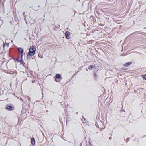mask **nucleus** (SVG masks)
Instances as JSON below:
<instances>
[{"mask_svg": "<svg viewBox=\"0 0 146 146\" xmlns=\"http://www.w3.org/2000/svg\"><path fill=\"white\" fill-rule=\"evenodd\" d=\"M18 50L19 52V56L18 58L19 59L20 56L21 60H19V61H21L22 60V58L23 56V50L21 48H18Z\"/></svg>", "mask_w": 146, "mask_h": 146, "instance_id": "1", "label": "nucleus"}, {"mask_svg": "<svg viewBox=\"0 0 146 146\" xmlns=\"http://www.w3.org/2000/svg\"><path fill=\"white\" fill-rule=\"evenodd\" d=\"M35 52H34L33 51H29V52L27 56V58L29 59L31 57L34 56V55L35 54Z\"/></svg>", "mask_w": 146, "mask_h": 146, "instance_id": "2", "label": "nucleus"}, {"mask_svg": "<svg viewBox=\"0 0 146 146\" xmlns=\"http://www.w3.org/2000/svg\"><path fill=\"white\" fill-rule=\"evenodd\" d=\"M5 109L11 111L14 110V108L9 105H7L6 106Z\"/></svg>", "mask_w": 146, "mask_h": 146, "instance_id": "3", "label": "nucleus"}, {"mask_svg": "<svg viewBox=\"0 0 146 146\" xmlns=\"http://www.w3.org/2000/svg\"><path fill=\"white\" fill-rule=\"evenodd\" d=\"M56 78H55V81H56L57 82H59L60 81V80H59V79L60 78H61V75L59 74H57L56 75Z\"/></svg>", "mask_w": 146, "mask_h": 146, "instance_id": "4", "label": "nucleus"}, {"mask_svg": "<svg viewBox=\"0 0 146 146\" xmlns=\"http://www.w3.org/2000/svg\"><path fill=\"white\" fill-rule=\"evenodd\" d=\"M70 33L69 31H67L65 32V37L67 39L70 38Z\"/></svg>", "mask_w": 146, "mask_h": 146, "instance_id": "5", "label": "nucleus"}, {"mask_svg": "<svg viewBox=\"0 0 146 146\" xmlns=\"http://www.w3.org/2000/svg\"><path fill=\"white\" fill-rule=\"evenodd\" d=\"M36 50V48H34L33 46H31L30 47V49H29V51H34L35 52Z\"/></svg>", "mask_w": 146, "mask_h": 146, "instance_id": "6", "label": "nucleus"}, {"mask_svg": "<svg viewBox=\"0 0 146 146\" xmlns=\"http://www.w3.org/2000/svg\"><path fill=\"white\" fill-rule=\"evenodd\" d=\"M31 143L33 146H34L35 145V141L34 138H32L31 139Z\"/></svg>", "mask_w": 146, "mask_h": 146, "instance_id": "7", "label": "nucleus"}, {"mask_svg": "<svg viewBox=\"0 0 146 146\" xmlns=\"http://www.w3.org/2000/svg\"><path fill=\"white\" fill-rule=\"evenodd\" d=\"M88 68V69H89V70H91L93 68L94 69H95L96 68V66H95L94 65H90L89 67Z\"/></svg>", "mask_w": 146, "mask_h": 146, "instance_id": "8", "label": "nucleus"}, {"mask_svg": "<svg viewBox=\"0 0 146 146\" xmlns=\"http://www.w3.org/2000/svg\"><path fill=\"white\" fill-rule=\"evenodd\" d=\"M131 62H127L126 63V64H125L124 65V66L125 67H127L129 65H130L131 64Z\"/></svg>", "mask_w": 146, "mask_h": 146, "instance_id": "9", "label": "nucleus"}, {"mask_svg": "<svg viewBox=\"0 0 146 146\" xmlns=\"http://www.w3.org/2000/svg\"><path fill=\"white\" fill-rule=\"evenodd\" d=\"M9 46V43H5L3 45V47H4L5 46H6L7 47H8Z\"/></svg>", "mask_w": 146, "mask_h": 146, "instance_id": "10", "label": "nucleus"}, {"mask_svg": "<svg viewBox=\"0 0 146 146\" xmlns=\"http://www.w3.org/2000/svg\"><path fill=\"white\" fill-rule=\"evenodd\" d=\"M142 77L144 79L146 80V74L142 76Z\"/></svg>", "mask_w": 146, "mask_h": 146, "instance_id": "11", "label": "nucleus"}, {"mask_svg": "<svg viewBox=\"0 0 146 146\" xmlns=\"http://www.w3.org/2000/svg\"><path fill=\"white\" fill-rule=\"evenodd\" d=\"M27 99L29 101H30V98L29 97H27Z\"/></svg>", "mask_w": 146, "mask_h": 146, "instance_id": "12", "label": "nucleus"}, {"mask_svg": "<svg viewBox=\"0 0 146 146\" xmlns=\"http://www.w3.org/2000/svg\"><path fill=\"white\" fill-rule=\"evenodd\" d=\"M94 75L95 76H96V74H94Z\"/></svg>", "mask_w": 146, "mask_h": 146, "instance_id": "13", "label": "nucleus"}, {"mask_svg": "<svg viewBox=\"0 0 146 146\" xmlns=\"http://www.w3.org/2000/svg\"><path fill=\"white\" fill-rule=\"evenodd\" d=\"M21 100H22V99L21 98Z\"/></svg>", "mask_w": 146, "mask_h": 146, "instance_id": "14", "label": "nucleus"}]
</instances>
